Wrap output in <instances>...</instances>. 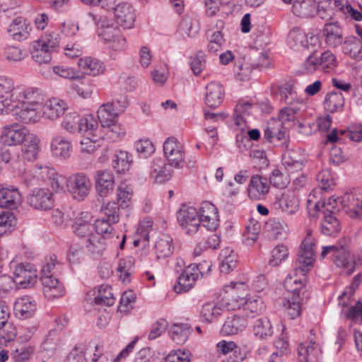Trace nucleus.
<instances>
[{
	"label": "nucleus",
	"mask_w": 362,
	"mask_h": 362,
	"mask_svg": "<svg viewBox=\"0 0 362 362\" xmlns=\"http://www.w3.org/2000/svg\"><path fill=\"white\" fill-rule=\"evenodd\" d=\"M335 204L336 199L331 197L327 202L318 201L314 203L310 199L308 200V214L310 218L315 219L322 215L320 229L325 235H334L341 230L339 221L334 212Z\"/></svg>",
	"instance_id": "f257e3e1"
},
{
	"label": "nucleus",
	"mask_w": 362,
	"mask_h": 362,
	"mask_svg": "<svg viewBox=\"0 0 362 362\" xmlns=\"http://www.w3.org/2000/svg\"><path fill=\"white\" fill-rule=\"evenodd\" d=\"M315 250V240L312 230L307 229L306 235L300 245L296 261V276H302L299 279H296V285L300 284V288L307 284L308 274L314 267Z\"/></svg>",
	"instance_id": "f03ea898"
},
{
	"label": "nucleus",
	"mask_w": 362,
	"mask_h": 362,
	"mask_svg": "<svg viewBox=\"0 0 362 362\" xmlns=\"http://www.w3.org/2000/svg\"><path fill=\"white\" fill-rule=\"evenodd\" d=\"M332 255V260L334 264L350 274L355 269L356 262L354 258L351 256L346 247L341 243L322 247L321 256L325 258L327 255Z\"/></svg>",
	"instance_id": "7ed1b4c3"
},
{
	"label": "nucleus",
	"mask_w": 362,
	"mask_h": 362,
	"mask_svg": "<svg viewBox=\"0 0 362 362\" xmlns=\"http://www.w3.org/2000/svg\"><path fill=\"white\" fill-rule=\"evenodd\" d=\"M29 135V131L18 123L6 124L0 129V143L4 146H16L23 144Z\"/></svg>",
	"instance_id": "20e7f679"
},
{
	"label": "nucleus",
	"mask_w": 362,
	"mask_h": 362,
	"mask_svg": "<svg viewBox=\"0 0 362 362\" xmlns=\"http://www.w3.org/2000/svg\"><path fill=\"white\" fill-rule=\"evenodd\" d=\"M66 187L73 199L83 201L88 196L92 182L87 175L77 173L69 177Z\"/></svg>",
	"instance_id": "39448f33"
},
{
	"label": "nucleus",
	"mask_w": 362,
	"mask_h": 362,
	"mask_svg": "<svg viewBox=\"0 0 362 362\" xmlns=\"http://www.w3.org/2000/svg\"><path fill=\"white\" fill-rule=\"evenodd\" d=\"M227 296L225 297V307L228 310L240 309L245 303L248 294V286L243 282H231L226 286Z\"/></svg>",
	"instance_id": "423d86ee"
},
{
	"label": "nucleus",
	"mask_w": 362,
	"mask_h": 362,
	"mask_svg": "<svg viewBox=\"0 0 362 362\" xmlns=\"http://www.w3.org/2000/svg\"><path fill=\"white\" fill-rule=\"evenodd\" d=\"M279 100L289 105L282 108L279 114V118L284 128H293L294 127V107L291 106L294 101L293 95V85L286 84L279 87Z\"/></svg>",
	"instance_id": "0eeeda50"
},
{
	"label": "nucleus",
	"mask_w": 362,
	"mask_h": 362,
	"mask_svg": "<svg viewBox=\"0 0 362 362\" xmlns=\"http://www.w3.org/2000/svg\"><path fill=\"white\" fill-rule=\"evenodd\" d=\"M163 151L170 165L181 168L185 164L183 145L175 137L168 138L163 144Z\"/></svg>",
	"instance_id": "6e6552de"
},
{
	"label": "nucleus",
	"mask_w": 362,
	"mask_h": 362,
	"mask_svg": "<svg viewBox=\"0 0 362 362\" xmlns=\"http://www.w3.org/2000/svg\"><path fill=\"white\" fill-rule=\"evenodd\" d=\"M10 101L21 103V105L26 107H42L43 95L42 90L36 88H19L10 95Z\"/></svg>",
	"instance_id": "1a4fd4ad"
},
{
	"label": "nucleus",
	"mask_w": 362,
	"mask_h": 362,
	"mask_svg": "<svg viewBox=\"0 0 362 362\" xmlns=\"http://www.w3.org/2000/svg\"><path fill=\"white\" fill-rule=\"evenodd\" d=\"M37 271L30 263H21L13 271V280L18 288H26L33 286L37 281Z\"/></svg>",
	"instance_id": "9d476101"
},
{
	"label": "nucleus",
	"mask_w": 362,
	"mask_h": 362,
	"mask_svg": "<svg viewBox=\"0 0 362 362\" xmlns=\"http://www.w3.org/2000/svg\"><path fill=\"white\" fill-rule=\"evenodd\" d=\"M101 40L109 49L116 53L125 51L128 44L125 36L117 28H109L100 35Z\"/></svg>",
	"instance_id": "9b49d317"
},
{
	"label": "nucleus",
	"mask_w": 362,
	"mask_h": 362,
	"mask_svg": "<svg viewBox=\"0 0 362 362\" xmlns=\"http://www.w3.org/2000/svg\"><path fill=\"white\" fill-rule=\"evenodd\" d=\"M28 202L34 209L49 210L54 205V193L47 188L34 189L28 197Z\"/></svg>",
	"instance_id": "f8f14e48"
},
{
	"label": "nucleus",
	"mask_w": 362,
	"mask_h": 362,
	"mask_svg": "<svg viewBox=\"0 0 362 362\" xmlns=\"http://www.w3.org/2000/svg\"><path fill=\"white\" fill-rule=\"evenodd\" d=\"M116 23L124 29L134 26L136 19L135 10L128 2H120L112 8Z\"/></svg>",
	"instance_id": "ddd939ff"
},
{
	"label": "nucleus",
	"mask_w": 362,
	"mask_h": 362,
	"mask_svg": "<svg viewBox=\"0 0 362 362\" xmlns=\"http://www.w3.org/2000/svg\"><path fill=\"white\" fill-rule=\"evenodd\" d=\"M197 211L203 228L211 231L217 228L219 219L218 209L214 204L210 202H204Z\"/></svg>",
	"instance_id": "4468645a"
},
{
	"label": "nucleus",
	"mask_w": 362,
	"mask_h": 362,
	"mask_svg": "<svg viewBox=\"0 0 362 362\" xmlns=\"http://www.w3.org/2000/svg\"><path fill=\"white\" fill-rule=\"evenodd\" d=\"M269 179L259 175H255L250 178L247 187V194L252 200H260L269 193Z\"/></svg>",
	"instance_id": "2eb2a0df"
},
{
	"label": "nucleus",
	"mask_w": 362,
	"mask_h": 362,
	"mask_svg": "<svg viewBox=\"0 0 362 362\" xmlns=\"http://www.w3.org/2000/svg\"><path fill=\"white\" fill-rule=\"evenodd\" d=\"M32 30L30 23L24 17L14 18L8 28V33L13 40L21 42L27 39Z\"/></svg>",
	"instance_id": "dca6fc26"
},
{
	"label": "nucleus",
	"mask_w": 362,
	"mask_h": 362,
	"mask_svg": "<svg viewBox=\"0 0 362 362\" xmlns=\"http://www.w3.org/2000/svg\"><path fill=\"white\" fill-rule=\"evenodd\" d=\"M22 202L21 194L18 188L0 185V207L16 209Z\"/></svg>",
	"instance_id": "f3484780"
},
{
	"label": "nucleus",
	"mask_w": 362,
	"mask_h": 362,
	"mask_svg": "<svg viewBox=\"0 0 362 362\" xmlns=\"http://www.w3.org/2000/svg\"><path fill=\"white\" fill-rule=\"evenodd\" d=\"M43 293L47 299L58 298L65 294L64 285L53 276H42Z\"/></svg>",
	"instance_id": "a211bd4d"
},
{
	"label": "nucleus",
	"mask_w": 362,
	"mask_h": 362,
	"mask_svg": "<svg viewBox=\"0 0 362 362\" xmlns=\"http://www.w3.org/2000/svg\"><path fill=\"white\" fill-rule=\"evenodd\" d=\"M150 178L156 183H163L169 180L172 176L170 170L167 168V164L163 159L154 158L150 165Z\"/></svg>",
	"instance_id": "6ab92c4d"
},
{
	"label": "nucleus",
	"mask_w": 362,
	"mask_h": 362,
	"mask_svg": "<svg viewBox=\"0 0 362 362\" xmlns=\"http://www.w3.org/2000/svg\"><path fill=\"white\" fill-rule=\"evenodd\" d=\"M224 94V88L220 83L210 82L206 87V105L211 108L218 107L223 100Z\"/></svg>",
	"instance_id": "aec40b11"
},
{
	"label": "nucleus",
	"mask_w": 362,
	"mask_h": 362,
	"mask_svg": "<svg viewBox=\"0 0 362 362\" xmlns=\"http://www.w3.org/2000/svg\"><path fill=\"white\" fill-rule=\"evenodd\" d=\"M341 204L350 216L362 218V194L356 192L346 193Z\"/></svg>",
	"instance_id": "412c9836"
},
{
	"label": "nucleus",
	"mask_w": 362,
	"mask_h": 362,
	"mask_svg": "<svg viewBox=\"0 0 362 362\" xmlns=\"http://www.w3.org/2000/svg\"><path fill=\"white\" fill-rule=\"evenodd\" d=\"M322 33L327 46L335 48L341 45L344 40L343 32L337 23H326Z\"/></svg>",
	"instance_id": "4be33fe9"
},
{
	"label": "nucleus",
	"mask_w": 362,
	"mask_h": 362,
	"mask_svg": "<svg viewBox=\"0 0 362 362\" xmlns=\"http://www.w3.org/2000/svg\"><path fill=\"white\" fill-rule=\"evenodd\" d=\"M197 279L198 274L188 265L179 275L177 284L174 286V291L177 293L187 292L194 286Z\"/></svg>",
	"instance_id": "5701e85b"
},
{
	"label": "nucleus",
	"mask_w": 362,
	"mask_h": 362,
	"mask_svg": "<svg viewBox=\"0 0 362 362\" xmlns=\"http://www.w3.org/2000/svg\"><path fill=\"white\" fill-rule=\"evenodd\" d=\"M96 188L101 197H106L114 189L115 176L106 170H98L95 177Z\"/></svg>",
	"instance_id": "b1692460"
},
{
	"label": "nucleus",
	"mask_w": 362,
	"mask_h": 362,
	"mask_svg": "<svg viewBox=\"0 0 362 362\" xmlns=\"http://www.w3.org/2000/svg\"><path fill=\"white\" fill-rule=\"evenodd\" d=\"M36 310V303L31 296H25L18 298L14 304V314L21 320L30 317Z\"/></svg>",
	"instance_id": "393cba45"
},
{
	"label": "nucleus",
	"mask_w": 362,
	"mask_h": 362,
	"mask_svg": "<svg viewBox=\"0 0 362 362\" xmlns=\"http://www.w3.org/2000/svg\"><path fill=\"white\" fill-rule=\"evenodd\" d=\"M67 109L68 105L64 100L53 98L42 106V112L46 117L54 120L63 115Z\"/></svg>",
	"instance_id": "a878e982"
},
{
	"label": "nucleus",
	"mask_w": 362,
	"mask_h": 362,
	"mask_svg": "<svg viewBox=\"0 0 362 362\" xmlns=\"http://www.w3.org/2000/svg\"><path fill=\"white\" fill-rule=\"evenodd\" d=\"M92 216L88 211L81 212L74 219L73 228L75 234L81 238L90 235L93 232Z\"/></svg>",
	"instance_id": "bb28decb"
},
{
	"label": "nucleus",
	"mask_w": 362,
	"mask_h": 362,
	"mask_svg": "<svg viewBox=\"0 0 362 362\" xmlns=\"http://www.w3.org/2000/svg\"><path fill=\"white\" fill-rule=\"evenodd\" d=\"M51 151L55 158H69L72 152L71 142L62 136H56L52 140Z\"/></svg>",
	"instance_id": "cd10ccee"
},
{
	"label": "nucleus",
	"mask_w": 362,
	"mask_h": 362,
	"mask_svg": "<svg viewBox=\"0 0 362 362\" xmlns=\"http://www.w3.org/2000/svg\"><path fill=\"white\" fill-rule=\"evenodd\" d=\"M247 327V320L245 317L233 315L228 317L221 328L224 335L236 334L243 332Z\"/></svg>",
	"instance_id": "c85d7f7f"
},
{
	"label": "nucleus",
	"mask_w": 362,
	"mask_h": 362,
	"mask_svg": "<svg viewBox=\"0 0 362 362\" xmlns=\"http://www.w3.org/2000/svg\"><path fill=\"white\" fill-rule=\"evenodd\" d=\"M78 66L85 74L93 76L103 74L105 69L101 61L90 57L81 58L78 61Z\"/></svg>",
	"instance_id": "c756f323"
},
{
	"label": "nucleus",
	"mask_w": 362,
	"mask_h": 362,
	"mask_svg": "<svg viewBox=\"0 0 362 362\" xmlns=\"http://www.w3.org/2000/svg\"><path fill=\"white\" fill-rule=\"evenodd\" d=\"M192 331V327L187 323H176L171 326L169 334L177 344H183L187 341Z\"/></svg>",
	"instance_id": "7c9ffc66"
},
{
	"label": "nucleus",
	"mask_w": 362,
	"mask_h": 362,
	"mask_svg": "<svg viewBox=\"0 0 362 362\" xmlns=\"http://www.w3.org/2000/svg\"><path fill=\"white\" fill-rule=\"evenodd\" d=\"M42 113V107L21 105V108L16 110L15 115L17 119L28 124L38 122Z\"/></svg>",
	"instance_id": "2f4dec72"
},
{
	"label": "nucleus",
	"mask_w": 362,
	"mask_h": 362,
	"mask_svg": "<svg viewBox=\"0 0 362 362\" xmlns=\"http://www.w3.org/2000/svg\"><path fill=\"white\" fill-rule=\"evenodd\" d=\"M226 310V308H223L214 303H207L202 305L200 315L204 322L212 323L216 322Z\"/></svg>",
	"instance_id": "473e14b6"
},
{
	"label": "nucleus",
	"mask_w": 362,
	"mask_h": 362,
	"mask_svg": "<svg viewBox=\"0 0 362 362\" xmlns=\"http://www.w3.org/2000/svg\"><path fill=\"white\" fill-rule=\"evenodd\" d=\"M39 139L33 134H30L22 147V153L24 160L34 162L39 154Z\"/></svg>",
	"instance_id": "72a5a7b5"
},
{
	"label": "nucleus",
	"mask_w": 362,
	"mask_h": 362,
	"mask_svg": "<svg viewBox=\"0 0 362 362\" xmlns=\"http://www.w3.org/2000/svg\"><path fill=\"white\" fill-rule=\"evenodd\" d=\"M265 228L270 237L283 240L287 235V225L276 218H270L265 223Z\"/></svg>",
	"instance_id": "f704fd0d"
},
{
	"label": "nucleus",
	"mask_w": 362,
	"mask_h": 362,
	"mask_svg": "<svg viewBox=\"0 0 362 362\" xmlns=\"http://www.w3.org/2000/svg\"><path fill=\"white\" fill-rule=\"evenodd\" d=\"M344 105V98L341 93H328L325 98L324 107L330 112H341Z\"/></svg>",
	"instance_id": "c9c22d12"
},
{
	"label": "nucleus",
	"mask_w": 362,
	"mask_h": 362,
	"mask_svg": "<svg viewBox=\"0 0 362 362\" xmlns=\"http://www.w3.org/2000/svg\"><path fill=\"white\" fill-rule=\"evenodd\" d=\"M98 124L92 115H86L78 119V132L86 137L97 136Z\"/></svg>",
	"instance_id": "e433bc0d"
},
{
	"label": "nucleus",
	"mask_w": 362,
	"mask_h": 362,
	"mask_svg": "<svg viewBox=\"0 0 362 362\" xmlns=\"http://www.w3.org/2000/svg\"><path fill=\"white\" fill-rule=\"evenodd\" d=\"M101 125L105 127L117 121L118 112L115 110L113 103H107L102 105L97 112Z\"/></svg>",
	"instance_id": "4c0bfd02"
},
{
	"label": "nucleus",
	"mask_w": 362,
	"mask_h": 362,
	"mask_svg": "<svg viewBox=\"0 0 362 362\" xmlns=\"http://www.w3.org/2000/svg\"><path fill=\"white\" fill-rule=\"evenodd\" d=\"M253 332L260 339H268L274 333L270 320L267 317L257 319L254 322Z\"/></svg>",
	"instance_id": "58836bf2"
},
{
	"label": "nucleus",
	"mask_w": 362,
	"mask_h": 362,
	"mask_svg": "<svg viewBox=\"0 0 362 362\" xmlns=\"http://www.w3.org/2000/svg\"><path fill=\"white\" fill-rule=\"evenodd\" d=\"M155 250L158 259L170 257L174 250L172 238L166 234L162 235L155 244Z\"/></svg>",
	"instance_id": "ea45409f"
},
{
	"label": "nucleus",
	"mask_w": 362,
	"mask_h": 362,
	"mask_svg": "<svg viewBox=\"0 0 362 362\" xmlns=\"http://www.w3.org/2000/svg\"><path fill=\"white\" fill-rule=\"evenodd\" d=\"M266 306L260 297L247 299L243 305L244 312L247 317H255L265 310Z\"/></svg>",
	"instance_id": "a19ab883"
},
{
	"label": "nucleus",
	"mask_w": 362,
	"mask_h": 362,
	"mask_svg": "<svg viewBox=\"0 0 362 362\" xmlns=\"http://www.w3.org/2000/svg\"><path fill=\"white\" fill-rule=\"evenodd\" d=\"M52 51L47 49L38 40L33 42L31 55L33 59L39 64L49 62L52 59Z\"/></svg>",
	"instance_id": "79ce46f5"
},
{
	"label": "nucleus",
	"mask_w": 362,
	"mask_h": 362,
	"mask_svg": "<svg viewBox=\"0 0 362 362\" xmlns=\"http://www.w3.org/2000/svg\"><path fill=\"white\" fill-rule=\"evenodd\" d=\"M35 173L38 179L43 181H50V184L52 187H59V185L57 181V173L54 168H50L48 165H37Z\"/></svg>",
	"instance_id": "37998d69"
},
{
	"label": "nucleus",
	"mask_w": 362,
	"mask_h": 362,
	"mask_svg": "<svg viewBox=\"0 0 362 362\" xmlns=\"http://www.w3.org/2000/svg\"><path fill=\"white\" fill-rule=\"evenodd\" d=\"M114 224L116 223H112L105 218H100L95 221L94 228L98 235L104 239H110L113 238L115 234Z\"/></svg>",
	"instance_id": "c03bdc74"
},
{
	"label": "nucleus",
	"mask_w": 362,
	"mask_h": 362,
	"mask_svg": "<svg viewBox=\"0 0 362 362\" xmlns=\"http://www.w3.org/2000/svg\"><path fill=\"white\" fill-rule=\"evenodd\" d=\"M220 255L223 257L220 264V270L221 273L228 274L237 267V256L235 254H233L230 249L226 248L222 250Z\"/></svg>",
	"instance_id": "a18cd8bd"
},
{
	"label": "nucleus",
	"mask_w": 362,
	"mask_h": 362,
	"mask_svg": "<svg viewBox=\"0 0 362 362\" xmlns=\"http://www.w3.org/2000/svg\"><path fill=\"white\" fill-rule=\"evenodd\" d=\"M318 42V37L316 35L312 33L306 34L300 29L296 30V45L308 49L315 47Z\"/></svg>",
	"instance_id": "49530a36"
},
{
	"label": "nucleus",
	"mask_w": 362,
	"mask_h": 362,
	"mask_svg": "<svg viewBox=\"0 0 362 362\" xmlns=\"http://www.w3.org/2000/svg\"><path fill=\"white\" fill-rule=\"evenodd\" d=\"M343 50L346 54H349L356 60L362 59V44L360 40L356 37H351L345 41Z\"/></svg>",
	"instance_id": "de8ad7c7"
},
{
	"label": "nucleus",
	"mask_w": 362,
	"mask_h": 362,
	"mask_svg": "<svg viewBox=\"0 0 362 362\" xmlns=\"http://www.w3.org/2000/svg\"><path fill=\"white\" fill-rule=\"evenodd\" d=\"M103 127L106 129L105 133L106 139L111 142L120 141L126 134L125 128L117 121Z\"/></svg>",
	"instance_id": "09e8293b"
},
{
	"label": "nucleus",
	"mask_w": 362,
	"mask_h": 362,
	"mask_svg": "<svg viewBox=\"0 0 362 362\" xmlns=\"http://www.w3.org/2000/svg\"><path fill=\"white\" fill-rule=\"evenodd\" d=\"M269 181L274 187L284 189L290 183L291 178L288 172L283 173L280 170L275 168L270 173Z\"/></svg>",
	"instance_id": "8fccbe9b"
},
{
	"label": "nucleus",
	"mask_w": 362,
	"mask_h": 362,
	"mask_svg": "<svg viewBox=\"0 0 362 362\" xmlns=\"http://www.w3.org/2000/svg\"><path fill=\"white\" fill-rule=\"evenodd\" d=\"M12 359L13 362H29L33 349L28 346H20L18 339L13 343Z\"/></svg>",
	"instance_id": "3c124183"
},
{
	"label": "nucleus",
	"mask_w": 362,
	"mask_h": 362,
	"mask_svg": "<svg viewBox=\"0 0 362 362\" xmlns=\"http://www.w3.org/2000/svg\"><path fill=\"white\" fill-rule=\"evenodd\" d=\"M130 163L129 155L127 151H119L115 154L112 167L117 173H123L128 170Z\"/></svg>",
	"instance_id": "603ef678"
},
{
	"label": "nucleus",
	"mask_w": 362,
	"mask_h": 362,
	"mask_svg": "<svg viewBox=\"0 0 362 362\" xmlns=\"http://www.w3.org/2000/svg\"><path fill=\"white\" fill-rule=\"evenodd\" d=\"M251 107L252 104L249 102L241 101L236 105L233 116L235 123L238 127L243 129L245 123V116L249 115Z\"/></svg>",
	"instance_id": "864d4df0"
},
{
	"label": "nucleus",
	"mask_w": 362,
	"mask_h": 362,
	"mask_svg": "<svg viewBox=\"0 0 362 362\" xmlns=\"http://www.w3.org/2000/svg\"><path fill=\"white\" fill-rule=\"evenodd\" d=\"M317 59L320 70L323 72H329L337 65L336 57L330 51L324 52Z\"/></svg>",
	"instance_id": "5fc2aeb1"
},
{
	"label": "nucleus",
	"mask_w": 362,
	"mask_h": 362,
	"mask_svg": "<svg viewBox=\"0 0 362 362\" xmlns=\"http://www.w3.org/2000/svg\"><path fill=\"white\" fill-rule=\"evenodd\" d=\"M280 209L287 214H293L294 212V190L288 189L282 193L279 200Z\"/></svg>",
	"instance_id": "6e6d98bb"
},
{
	"label": "nucleus",
	"mask_w": 362,
	"mask_h": 362,
	"mask_svg": "<svg viewBox=\"0 0 362 362\" xmlns=\"http://www.w3.org/2000/svg\"><path fill=\"white\" fill-rule=\"evenodd\" d=\"M362 281V275L361 274H357L351 284L346 287L344 292L339 296V305H341L342 307H346L349 305L348 302H346L344 300L345 298H347L349 300H351V297L354 296L355 291L358 288V286L360 285L361 282Z\"/></svg>",
	"instance_id": "4d7b16f0"
},
{
	"label": "nucleus",
	"mask_w": 362,
	"mask_h": 362,
	"mask_svg": "<svg viewBox=\"0 0 362 362\" xmlns=\"http://www.w3.org/2000/svg\"><path fill=\"white\" fill-rule=\"evenodd\" d=\"M134 148L141 158H148L155 151L152 141L148 139H141L134 143Z\"/></svg>",
	"instance_id": "13d9d810"
},
{
	"label": "nucleus",
	"mask_w": 362,
	"mask_h": 362,
	"mask_svg": "<svg viewBox=\"0 0 362 362\" xmlns=\"http://www.w3.org/2000/svg\"><path fill=\"white\" fill-rule=\"evenodd\" d=\"M120 206L115 202H108L105 206L101 209V211L104 214L105 218L112 221V223H117L120 217Z\"/></svg>",
	"instance_id": "bf43d9fd"
},
{
	"label": "nucleus",
	"mask_w": 362,
	"mask_h": 362,
	"mask_svg": "<svg viewBox=\"0 0 362 362\" xmlns=\"http://www.w3.org/2000/svg\"><path fill=\"white\" fill-rule=\"evenodd\" d=\"M133 266L134 264L130 257L119 259L117 270L123 282L129 281V277L133 272Z\"/></svg>",
	"instance_id": "052dcab7"
},
{
	"label": "nucleus",
	"mask_w": 362,
	"mask_h": 362,
	"mask_svg": "<svg viewBox=\"0 0 362 362\" xmlns=\"http://www.w3.org/2000/svg\"><path fill=\"white\" fill-rule=\"evenodd\" d=\"M42 45L54 52L59 45V35L56 31L46 32L39 40Z\"/></svg>",
	"instance_id": "680f3d73"
},
{
	"label": "nucleus",
	"mask_w": 362,
	"mask_h": 362,
	"mask_svg": "<svg viewBox=\"0 0 362 362\" xmlns=\"http://www.w3.org/2000/svg\"><path fill=\"white\" fill-rule=\"evenodd\" d=\"M205 54L203 51H198L194 56L189 58L191 69L194 75L198 76L206 67Z\"/></svg>",
	"instance_id": "e2e57ef3"
},
{
	"label": "nucleus",
	"mask_w": 362,
	"mask_h": 362,
	"mask_svg": "<svg viewBox=\"0 0 362 362\" xmlns=\"http://www.w3.org/2000/svg\"><path fill=\"white\" fill-rule=\"evenodd\" d=\"M199 217L197 209L193 206L183 207L177 212V218L181 226H187L189 221Z\"/></svg>",
	"instance_id": "0e129e2a"
},
{
	"label": "nucleus",
	"mask_w": 362,
	"mask_h": 362,
	"mask_svg": "<svg viewBox=\"0 0 362 362\" xmlns=\"http://www.w3.org/2000/svg\"><path fill=\"white\" fill-rule=\"evenodd\" d=\"M117 204L122 207L125 208L128 206L129 202L131 201L132 196V189L131 187L122 183L117 190Z\"/></svg>",
	"instance_id": "69168bd1"
},
{
	"label": "nucleus",
	"mask_w": 362,
	"mask_h": 362,
	"mask_svg": "<svg viewBox=\"0 0 362 362\" xmlns=\"http://www.w3.org/2000/svg\"><path fill=\"white\" fill-rule=\"evenodd\" d=\"M288 256V249L284 245H278L273 249L272 257L269 261V265L276 267Z\"/></svg>",
	"instance_id": "338daca9"
},
{
	"label": "nucleus",
	"mask_w": 362,
	"mask_h": 362,
	"mask_svg": "<svg viewBox=\"0 0 362 362\" xmlns=\"http://www.w3.org/2000/svg\"><path fill=\"white\" fill-rule=\"evenodd\" d=\"M341 314L354 322H362V302L358 300L355 305L350 307L346 311H342Z\"/></svg>",
	"instance_id": "774afa93"
}]
</instances>
